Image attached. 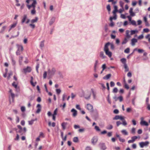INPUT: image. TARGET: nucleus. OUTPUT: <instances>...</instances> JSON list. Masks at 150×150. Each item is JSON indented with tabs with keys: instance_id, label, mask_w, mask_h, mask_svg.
<instances>
[{
	"instance_id": "473e14b6",
	"label": "nucleus",
	"mask_w": 150,
	"mask_h": 150,
	"mask_svg": "<svg viewBox=\"0 0 150 150\" xmlns=\"http://www.w3.org/2000/svg\"><path fill=\"white\" fill-rule=\"evenodd\" d=\"M121 120L122 121V124L123 125L125 126L127 125V124L126 121L125 120V117H124V119L123 120Z\"/></svg>"
},
{
	"instance_id": "bb28decb",
	"label": "nucleus",
	"mask_w": 150,
	"mask_h": 150,
	"mask_svg": "<svg viewBox=\"0 0 150 150\" xmlns=\"http://www.w3.org/2000/svg\"><path fill=\"white\" fill-rule=\"evenodd\" d=\"M120 61L124 65L127 64L126 60L125 58H123L121 59Z\"/></svg>"
},
{
	"instance_id": "b1692460",
	"label": "nucleus",
	"mask_w": 150,
	"mask_h": 150,
	"mask_svg": "<svg viewBox=\"0 0 150 150\" xmlns=\"http://www.w3.org/2000/svg\"><path fill=\"white\" fill-rule=\"evenodd\" d=\"M111 74H109L103 77V78L104 79L107 80L109 79L111 77Z\"/></svg>"
},
{
	"instance_id": "680f3d73",
	"label": "nucleus",
	"mask_w": 150,
	"mask_h": 150,
	"mask_svg": "<svg viewBox=\"0 0 150 150\" xmlns=\"http://www.w3.org/2000/svg\"><path fill=\"white\" fill-rule=\"evenodd\" d=\"M107 8L109 11H110L111 10L110 7L109 5H108L107 6Z\"/></svg>"
},
{
	"instance_id": "7ed1b4c3",
	"label": "nucleus",
	"mask_w": 150,
	"mask_h": 150,
	"mask_svg": "<svg viewBox=\"0 0 150 150\" xmlns=\"http://www.w3.org/2000/svg\"><path fill=\"white\" fill-rule=\"evenodd\" d=\"M110 44V43L109 42H108L105 44L104 49V50L106 54L110 58L111 57L112 54V53L109 50L108 48Z\"/></svg>"
},
{
	"instance_id": "0eeeda50",
	"label": "nucleus",
	"mask_w": 150,
	"mask_h": 150,
	"mask_svg": "<svg viewBox=\"0 0 150 150\" xmlns=\"http://www.w3.org/2000/svg\"><path fill=\"white\" fill-rule=\"evenodd\" d=\"M98 138L96 137H93L91 139V142L93 145H95L97 142Z\"/></svg>"
},
{
	"instance_id": "864d4df0",
	"label": "nucleus",
	"mask_w": 150,
	"mask_h": 150,
	"mask_svg": "<svg viewBox=\"0 0 150 150\" xmlns=\"http://www.w3.org/2000/svg\"><path fill=\"white\" fill-rule=\"evenodd\" d=\"M47 75V72L46 71H45L43 75V77L44 79H45L46 78Z\"/></svg>"
},
{
	"instance_id": "e433bc0d",
	"label": "nucleus",
	"mask_w": 150,
	"mask_h": 150,
	"mask_svg": "<svg viewBox=\"0 0 150 150\" xmlns=\"http://www.w3.org/2000/svg\"><path fill=\"white\" fill-rule=\"evenodd\" d=\"M23 58V57L21 56H20L19 57V64H20V65H21V63H22V62Z\"/></svg>"
},
{
	"instance_id": "603ef678",
	"label": "nucleus",
	"mask_w": 150,
	"mask_h": 150,
	"mask_svg": "<svg viewBox=\"0 0 150 150\" xmlns=\"http://www.w3.org/2000/svg\"><path fill=\"white\" fill-rule=\"evenodd\" d=\"M21 110L22 112H24L25 110V108L24 106H22L21 107Z\"/></svg>"
},
{
	"instance_id": "6e6d98bb",
	"label": "nucleus",
	"mask_w": 150,
	"mask_h": 150,
	"mask_svg": "<svg viewBox=\"0 0 150 150\" xmlns=\"http://www.w3.org/2000/svg\"><path fill=\"white\" fill-rule=\"evenodd\" d=\"M143 31L145 33H148L149 31V30L148 28H145L143 30Z\"/></svg>"
},
{
	"instance_id": "58836bf2",
	"label": "nucleus",
	"mask_w": 150,
	"mask_h": 150,
	"mask_svg": "<svg viewBox=\"0 0 150 150\" xmlns=\"http://www.w3.org/2000/svg\"><path fill=\"white\" fill-rule=\"evenodd\" d=\"M44 41H42L41 42L40 45V47L41 48H42L44 45Z\"/></svg>"
},
{
	"instance_id": "3c124183",
	"label": "nucleus",
	"mask_w": 150,
	"mask_h": 150,
	"mask_svg": "<svg viewBox=\"0 0 150 150\" xmlns=\"http://www.w3.org/2000/svg\"><path fill=\"white\" fill-rule=\"evenodd\" d=\"M135 130L136 129L134 128H132L131 130V133L133 134H134L135 132Z\"/></svg>"
},
{
	"instance_id": "c756f323",
	"label": "nucleus",
	"mask_w": 150,
	"mask_h": 150,
	"mask_svg": "<svg viewBox=\"0 0 150 150\" xmlns=\"http://www.w3.org/2000/svg\"><path fill=\"white\" fill-rule=\"evenodd\" d=\"M123 134L125 135H127L128 134V132L125 129H123L121 131Z\"/></svg>"
},
{
	"instance_id": "338daca9",
	"label": "nucleus",
	"mask_w": 150,
	"mask_h": 150,
	"mask_svg": "<svg viewBox=\"0 0 150 150\" xmlns=\"http://www.w3.org/2000/svg\"><path fill=\"white\" fill-rule=\"evenodd\" d=\"M58 109L56 108L54 111L53 115H56L57 114V112Z\"/></svg>"
},
{
	"instance_id": "5fc2aeb1",
	"label": "nucleus",
	"mask_w": 150,
	"mask_h": 150,
	"mask_svg": "<svg viewBox=\"0 0 150 150\" xmlns=\"http://www.w3.org/2000/svg\"><path fill=\"white\" fill-rule=\"evenodd\" d=\"M85 150H92V149L91 147L87 146L85 148Z\"/></svg>"
},
{
	"instance_id": "393cba45",
	"label": "nucleus",
	"mask_w": 150,
	"mask_h": 150,
	"mask_svg": "<svg viewBox=\"0 0 150 150\" xmlns=\"http://www.w3.org/2000/svg\"><path fill=\"white\" fill-rule=\"evenodd\" d=\"M38 19V17H36L35 18L31 20V22L32 23H36L37 22Z\"/></svg>"
},
{
	"instance_id": "9d476101",
	"label": "nucleus",
	"mask_w": 150,
	"mask_h": 150,
	"mask_svg": "<svg viewBox=\"0 0 150 150\" xmlns=\"http://www.w3.org/2000/svg\"><path fill=\"white\" fill-rule=\"evenodd\" d=\"M17 127L19 129L17 131V132H18L19 133L21 134V135H22L24 134L23 132V129H22L20 125H18Z\"/></svg>"
},
{
	"instance_id": "69168bd1",
	"label": "nucleus",
	"mask_w": 150,
	"mask_h": 150,
	"mask_svg": "<svg viewBox=\"0 0 150 150\" xmlns=\"http://www.w3.org/2000/svg\"><path fill=\"white\" fill-rule=\"evenodd\" d=\"M132 122L133 124L134 125H136V121L134 119H133L132 120Z\"/></svg>"
},
{
	"instance_id": "a19ab883",
	"label": "nucleus",
	"mask_w": 150,
	"mask_h": 150,
	"mask_svg": "<svg viewBox=\"0 0 150 150\" xmlns=\"http://www.w3.org/2000/svg\"><path fill=\"white\" fill-rule=\"evenodd\" d=\"M56 91L57 93V94H59L61 92V91L60 89H57L56 90Z\"/></svg>"
},
{
	"instance_id": "5701e85b",
	"label": "nucleus",
	"mask_w": 150,
	"mask_h": 150,
	"mask_svg": "<svg viewBox=\"0 0 150 150\" xmlns=\"http://www.w3.org/2000/svg\"><path fill=\"white\" fill-rule=\"evenodd\" d=\"M114 10L113 11L112 13L113 14H116V13L118 11V10H117V6H116L115 5L114 6Z\"/></svg>"
},
{
	"instance_id": "4c0bfd02",
	"label": "nucleus",
	"mask_w": 150,
	"mask_h": 150,
	"mask_svg": "<svg viewBox=\"0 0 150 150\" xmlns=\"http://www.w3.org/2000/svg\"><path fill=\"white\" fill-rule=\"evenodd\" d=\"M118 91V89L116 87H115L113 88V90L112 92L113 93H116Z\"/></svg>"
},
{
	"instance_id": "412c9836",
	"label": "nucleus",
	"mask_w": 150,
	"mask_h": 150,
	"mask_svg": "<svg viewBox=\"0 0 150 150\" xmlns=\"http://www.w3.org/2000/svg\"><path fill=\"white\" fill-rule=\"evenodd\" d=\"M98 60L95 61L94 64V70L95 71H96L97 69V66L98 64Z\"/></svg>"
},
{
	"instance_id": "dca6fc26",
	"label": "nucleus",
	"mask_w": 150,
	"mask_h": 150,
	"mask_svg": "<svg viewBox=\"0 0 150 150\" xmlns=\"http://www.w3.org/2000/svg\"><path fill=\"white\" fill-rule=\"evenodd\" d=\"M100 57L102 59H104L106 57L105 56L103 52L101 51L100 52Z\"/></svg>"
},
{
	"instance_id": "8fccbe9b",
	"label": "nucleus",
	"mask_w": 150,
	"mask_h": 150,
	"mask_svg": "<svg viewBox=\"0 0 150 150\" xmlns=\"http://www.w3.org/2000/svg\"><path fill=\"white\" fill-rule=\"evenodd\" d=\"M144 20L146 23V25H147V24H148V23L147 21V19L146 17L144 16Z\"/></svg>"
},
{
	"instance_id": "72a5a7b5",
	"label": "nucleus",
	"mask_w": 150,
	"mask_h": 150,
	"mask_svg": "<svg viewBox=\"0 0 150 150\" xmlns=\"http://www.w3.org/2000/svg\"><path fill=\"white\" fill-rule=\"evenodd\" d=\"M91 90V91H92V93H93V98L94 99H96V94L94 92L93 90L92 89Z\"/></svg>"
},
{
	"instance_id": "7c9ffc66",
	"label": "nucleus",
	"mask_w": 150,
	"mask_h": 150,
	"mask_svg": "<svg viewBox=\"0 0 150 150\" xmlns=\"http://www.w3.org/2000/svg\"><path fill=\"white\" fill-rule=\"evenodd\" d=\"M37 120V118H35L34 120H31L28 121V124H29V125H32L33 124L34 122L36 120Z\"/></svg>"
},
{
	"instance_id": "9b49d317",
	"label": "nucleus",
	"mask_w": 150,
	"mask_h": 150,
	"mask_svg": "<svg viewBox=\"0 0 150 150\" xmlns=\"http://www.w3.org/2000/svg\"><path fill=\"white\" fill-rule=\"evenodd\" d=\"M87 109L90 112L93 111V106L90 104H88L86 105Z\"/></svg>"
},
{
	"instance_id": "49530a36",
	"label": "nucleus",
	"mask_w": 150,
	"mask_h": 150,
	"mask_svg": "<svg viewBox=\"0 0 150 150\" xmlns=\"http://www.w3.org/2000/svg\"><path fill=\"white\" fill-rule=\"evenodd\" d=\"M124 10V8H120L119 10H118V12L120 13H122Z\"/></svg>"
},
{
	"instance_id": "a18cd8bd",
	"label": "nucleus",
	"mask_w": 150,
	"mask_h": 150,
	"mask_svg": "<svg viewBox=\"0 0 150 150\" xmlns=\"http://www.w3.org/2000/svg\"><path fill=\"white\" fill-rule=\"evenodd\" d=\"M95 129L97 131H100V129H99V127L97 126H95Z\"/></svg>"
},
{
	"instance_id": "6e6552de",
	"label": "nucleus",
	"mask_w": 150,
	"mask_h": 150,
	"mask_svg": "<svg viewBox=\"0 0 150 150\" xmlns=\"http://www.w3.org/2000/svg\"><path fill=\"white\" fill-rule=\"evenodd\" d=\"M99 145L101 149L102 150H105L107 147L104 143H100L99 144Z\"/></svg>"
},
{
	"instance_id": "bf43d9fd",
	"label": "nucleus",
	"mask_w": 150,
	"mask_h": 150,
	"mask_svg": "<svg viewBox=\"0 0 150 150\" xmlns=\"http://www.w3.org/2000/svg\"><path fill=\"white\" fill-rule=\"evenodd\" d=\"M39 137H44V136L43 133L42 132H40Z\"/></svg>"
},
{
	"instance_id": "de8ad7c7",
	"label": "nucleus",
	"mask_w": 150,
	"mask_h": 150,
	"mask_svg": "<svg viewBox=\"0 0 150 150\" xmlns=\"http://www.w3.org/2000/svg\"><path fill=\"white\" fill-rule=\"evenodd\" d=\"M129 50L130 49L129 48H127L125 50L124 52L125 53H128L129 52Z\"/></svg>"
},
{
	"instance_id": "774afa93",
	"label": "nucleus",
	"mask_w": 150,
	"mask_h": 150,
	"mask_svg": "<svg viewBox=\"0 0 150 150\" xmlns=\"http://www.w3.org/2000/svg\"><path fill=\"white\" fill-rule=\"evenodd\" d=\"M113 112L115 114H118L119 112V110H117V109H115V110L114 111H113Z\"/></svg>"
},
{
	"instance_id": "f704fd0d",
	"label": "nucleus",
	"mask_w": 150,
	"mask_h": 150,
	"mask_svg": "<svg viewBox=\"0 0 150 150\" xmlns=\"http://www.w3.org/2000/svg\"><path fill=\"white\" fill-rule=\"evenodd\" d=\"M130 23L132 25H134L135 26H137L136 22L135 21L133 20Z\"/></svg>"
},
{
	"instance_id": "f03ea898",
	"label": "nucleus",
	"mask_w": 150,
	"mask_h": 150,
	"mask_svg": "<svg viewBox=\"0 0 150 150\" xmlns=\"http://www.w3.org/2000/svg\"><path fill=\"white\" fill-rule=\"evenodd\" d=\"M30 0H26V2L29 4L30 2ZM33 2L32 4L31 5H27V7L29 9H30V8L32 7L33 8V9L31 10V13L32 14H34L35 13V5L37 4V2L36 0H33Z\"/></svg>"
},
{
	"instance_id": "ea45409f",
	"label": "nucleus",
	"mask_w": 150,
	"mask_h": 150,
	"mask_svg": "<svg viewBox=\"0 0 150 150\" xmlns=\"http://www.w3.org/2000/svg\"><path fill=\"white\" fill-rule=\"evenodd\" d=\"M124 87L127 89H129V88L128 85L127 84L126 82H125V83H124Z\"/></svg>"
},
{
	"instance_id": "f257e3e1",
	"label": "nucleus",
	"mask_w": 150,
	"mask_h": 150,
	"mask_svg": "<svg viewBox=\"0 0 150 150\" xmlns=\"http://www.w3.org/2000/svg\"><path fill=\"white\" fill-rule=\"evenodd\" d=\"M91 95V91L89 90H86L85 91H82L79 94L80 97H84L86 99H90Z\"/></svg>"
},
{
	"instance_id": "09e8293b",
	"label": "nucleus",
	"mask_w": 150,
	"mask_h": 150,
	"mask_svg": "<svg viewBox=\"0 0 150 150\" xmlns=\"http://www.w3.org/2000/svg\"><path fill=\"white\" fill-rule=\"evenodd\" d=\"M119 141L120 142H125V140L124 139L121 138V137H119Z\"/></svg>"
},
{
	"instance_id": "c9c22d12",
	"label": "nucleus",
	"mask_w": 150,
	"mask_h": 150,
	"mask_svg": "<svg viewBox=\"0 0 150 150\" xmlns=\"http://www.w3.org/2000/svg\"><path fill=\"white\" fill-rule=\"evenodd\" d=\"M127 38H125L124 39L123 41L122 44H126L128 41Z\"/></svg>"
},
{
	"instance_id": "c85d7f7f",
	"label": "nucleus",
	"mask_w": 150,
	"mask_h": 150,
	"mask_svg": "<svg viewBox=\"0 0 150 150\" xmlns=\"http://www.w3.org/2000/svg\"><path fill=\"white\" fill-rule=\"evenodd\" d=\"M67 125V123L66 122H64L62 123L61 124L62 126V129H65Z\"/></svg>"
},
{
	"instance_id": "f3484780",
	"label": "nucleus",
	"mask_w": 150,
	"mask_h": 150,
	"mask_svg": "<svg viewBox=\"0 0 150 150\" xmlns=\"http://www.w3.org/2000/svg\"><path fill=\"white\" fill-rule=\"evenodd\" d=\"M129 13L130 16H134L135 15V13L133 12V8H130L129 11Z\"/></svg>"
},
{
	"instance_id": "13d9d810",
	"label": "nucleus",
	"mask_w": 150,
	"mask_h": 150,
	"mask_svg": "<svg viewBox=\"0 0 150 150\" xmlns=\"http://www.w3.org/2000/svg\"><path fill=\"white\" fill-rule=\"evenodd\" d=\"M112 126L111 125H110L108 126L107 127V129H112Z\"/></svg>"
},
{
	"instance_id": "6ab92c4d",
	"label": "nucleus",
	"mask_w": 150,
	"mask_h": 150,
	"mask_svg": "<svg viewBox=\"0 0 150 150\" xmlns=\"http://www.w3.org/2000/svg\"><path fill=\"white\" fill-rule=\"evenodd\" d=\"M140 124L142 125H145L146 126H148L149 125L148 123L145 121H141Z\"/></svg>"
},
{
	"instance_id": "aec40b11",
	"label": "nucleus",
	"mask_w": 150,
	"mask_h": 150,
	"mask_svg": "<svg viewBox=\"0 0 150 150\" xmlns=\"http://www.w3.org/2000/svg\"><path fill=\"white\" fill-rule=\"evenodd\" d=\"M16 46L18 48V50H20V51H23V47L22 45H20L18 44H17Z\"/></svg>"
},
{
	"instance_id": "f8f14e48",
	"label": "nucleus",
	"mask_w": 150,
	"mask_h": 150,
	"mask_svg": "<svg viewBox=\"0 0 150 150\" xmlns=\"http://www.w3.org/2000/svg\"><path fill=\"white\" fill-rule=\"evenodd\" d=\"M71 112L72 113V116L75 117L77 115V111L74 108H73L71 110Z\"/></svg>"
},
{
	"instance_id": "2eb2a0df",
	"label": "nucleus",
	"mask_w": 150,
	"mask_h": 150,
	"mask_svg": "<svg viewBox=\"0 0 150 150\" xmlns=\"http://www.w3.org/2000/svg\"><path fill=\"white\" fill-rule=\"evenodd\" d=\"M131 45L132 46H133L135 45V43L137 42V40L135 38H133L131 40Z\"/></svg>"
},
{
	"instance_id": "0e129e2a",
	"label": "nucleus",
	"mask_w": 150,
	"mask_h": 150,
	"mask_svg": "<svg viewBox=\"0 0 150 150\" xmlns=\"http://www.w3.org/2000/svg\"><path fill=\"white\" fill-rule=\"evenodd\" d=\"M121 124H122V123L120 121H117L116 122V125L117 127L119 126Z\"/></svg>"
},
{
	"instance_id": "79ce46f5",
	"label": "nucleus",
	"mask_w": 150,
	"mask_h": 150,
	"mask_svg": "<svg viewBox=\"0 0 150 150\" xmlns=\"http://www.w3.org/2000/svg\"><path fill=\"white\" fill-rule=\"evenodd\" d=\"M73 141L75 142H77L78 141V138L77 137H76L74 138Z\"/></svg>"
},
{
	"instance_id": "052dcab7",
	"label": "nucleus",
	"mask_w": 150,
	"mask_h": 150,
	"mask_svg": "<svg viewBox=\"0 0 150 150\" xmlns=\"http://www.w3.org/2000/svg\"><path fill=\"white\" fill-rule=\"evenodd\" d=\"M39 67V64H37V65H36V70L37 72L38 73V72H39L38 69Z\"/></svg>"
},
{
	"instance_id": "a211bd4d",
	"label": "nucleus",
	"mask_w": 150,
	"mask_h": 150,
	"mask_svg": "<svg viewBox=\"0 0 150 150\" xmlns=\"http://www.w3.org/2000/svg\"><path fill=\"white\" fill-rule=\"evenodd\" d=\"M17 22H16L13 23V24H12L10 26V28L9 30V31H10L12 28H14L16 26L17 24Z\"/></svg>"
},
{
	"instance_id": "e2e57ef3",
	"label": "nucleus",
	"mask_w": 150,
	"mask_h": 150,
	"mask_svg": "<svg viewBox=\"0 0 150 150\" xmlns=\"http://www.w3.org/2000/svg\"><path fill=\"white\" fill-rule=\"evenodd\" d=\"M110 85L111 87H113L115 86V83L113 81H111L110 82Z\"/></svg>"
},
{
	"instance_id": "39448f33",
	"label": "nucleus",
	"mask_w": 150,
	"mask_h": 150,
	"mask_svg": "<svg viewBox=\"0 0 150 150\" xmlns=\"http://www.w3.org/2000/svg\"><path fill=\"white\" fill-rule=\"evenodd\" d=\"M32 69L31 67L28 66L26 68L23 69L22 70V71L25 74H26L27 73H29L31 71Z\"/></svg>"
},
{
	"instance_id": "cd10ccee",
	"label": "nucleus",
	"mask_w": 150,
	"mask_h": 150,
	"mask_svg": "<svg viewBox=\"0 0 150 150\" xmlns=\"http://www.w3.org/2000/svg\"><path fill=\"white\" fill-rule=\"evenodd\" d=\"M131 32V35H134L136 33H138V31L137 30H131L130 31Z\"/></svg>"
},
{
	"instance_id": "20e7f679",
	"label": "nucleus",
	"mask_w": 150,
	"mask_h": 150,
	"mask_svg": "<svg viewBox=\"0 0 150 150\" xmlns=\"http://www.w3.org/2000/svg\"><path fill=\"white\" fill-rule=\"evenodd\" d=\"M56 69L54 68H52L51 69H48V77L51 78L55 74Z\"/></svg>"
},
{
	"instance_id": "4468645a",
	"label": "nucleus",
	"mask_w": 150,
	"mask_h": 150,
	"mask_svg": "<svg viewBox=\"0 0 150 150\" xmlns=\"http://www.w3.org/2000/svg\"><path fill=\"white\" fill-rule=\"evenodd\" d=\"M37 108L38 109L36 112L37 113H39L41 110V105L40 104H38L37 105Z\"/></svg>"
},
{
	"instance_id": "4d7b16f0",
	"label": "nucleus",
	"mask_w": 150,
	"mask_h": 150,
	"mask_svg": "<svg viewBox=\"0 0 150 150\" xmlns=\"http://www.w3.org/2000/svg\"><path fill=\"white\" fill-rule=\"evenodd\" d=\"M12 86L14 87L15 88H16L17 86V85L16 84L15 82H13L12 83Z\"/></svg>"
},
{
	"instance_id": "37998d69",
	"label": "nucleus",
	"mask_w": 150,
	"mask_h": 150,
	"mask_svg": "<svg viewBox=\"0 0 150 150\" xmlns=\"http://www.w3.org/2000/svg\"><path fill=\"white\" fill-rule=\"evenodd\" d=\"M119 3L120 7L122 8H123L124 3L122 1H120L119 2Z\"/></svg>"
},
{
	"instance_id": "4be33fe9",
	"label": "nucleus",
	"mask_w": 150,
	"mask_h": 150,
	"mask_svg": "<svg viewBox=\"0 0 150 150\" xmlns=\"http://www.w3.org/2000/svg\"><path fill=\"white\" fill-rule=\"evenodd\" d=\"M129 31L128 30H127L126 31V38L127 39H129L131 37V36L129 35Z\"/></svg>"
},
{
	"instance_id": "2f4dec72",
	"label": "nucleus",
	"mask_w": 150,
	"mask_h": 150,
	"mask_svg": "<svg viewBox=\"0 0 150 150\" xmlns=\"http://www.w3.org/2000/svg\"><path fill=\"white\" fill-rule=\"evenodd\" d=\"M124 68L125 69V71L127 72L129 71V69L128 67L127 64L124 65Z\"/></svg>"
},
{
	"instance_id": "1a4fd4ad",
	"label": "nucleus",
	"mask_w": 150,
	"mask_h": 150,
	"mask_svg": "<svg viewBox=\"0 0 150 150\" xmlns=\"http://www.w3.org/2000/svg\"><path fill=\"white\" fill-rule=\"evenodd\" d=\"M113 120H118L120 119V120L124 119V117L121 115H116L113 118Z\"/></svg>"
},
{
	"instance_id": "ddd939ff",
	"label": "nucleus",
	"mask_w": 150,
	"mask_h": 150,
	"mask_svg": "<svg viewBox=\"0 0 150 150\" xmlns=\"http://www.w3.org/2000/svg\"><path fill=\"white\" fill-rule=\"evenodd\" d=\"M55 17H52L49 22V24L50 25H52L55 22Z\"/></svg>"
},
{
	"instance_id": "c03bdc74",
	"label": "nucleus",
	"mask_w": 150,
	"mask_h": 150,
	"mask_svg": "<svg viewBox=\"0 0 150 150\" xmlns=\"http://www.w3.org/2000/svg\"><path fill=\"white\" fill-rule=\"evenodd\" d=\"M138 138V137L136 136L132 137L131 139L133 142L135 141V140Z\"/></svg>"
},
{
	"instance_id": "423d86ee",
	"label": "nucleus",
	"mask_w": 150,
	"mask_h": 150,
	"mask_svg": "<svg viewBox=\"0 0 150 150\" xmlns=\"http://www.w3.org/2000/svg\"><path fill=\"white\" fill-rule=\"evenodd\" d=\"M149 144V142L148 141H146L145 142H142L139 143V144L140 147L142 148L144 146H148Z\"/></svg>"
},
{
	"instance_id": "a878e982",
	"label": "nucleus",
	"mask_w": 150,
	"mask_h": 150,
	"mask_svg": "<svg viewBox=\"0 0 150 150\" xmlns=\"http://www.w3.org/2000/svg\"><path fill=\"white\" fill-rule=\"evenodd\" d=\"M27 16L26 15H24L23 16V18L21 20V22L22 23H23L25 20L27 19Z\"/></svg>"
}]
</instances>
